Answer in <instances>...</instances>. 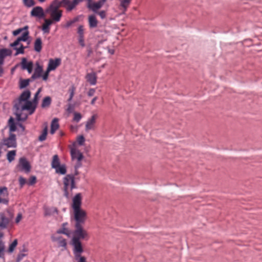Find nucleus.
Wrapping results in <instances>:
<instances>
[{"label": "nucleus", "mask_w": 262, "mask_h": 262, "mask_svg": "<svg viewBox=\"0 0 262 262\" xmlns=\"http://www.w3.org/2000/svg\"><path fill=\"white\" fill-rule=\"evenodd\" d=\"M19 182L20 185V187H23L26 183V180L25 178L22 177H20L19 178Z\"/></svg>", "instance_id": "50"}, {"label": "nucleus", "mask_w": 262, "mask_h": 262, "mask_svg": "<svg viewBox=\"0 0 262 262\" xmlns=\"http://www.w3.org/2000/svg\"><path fill=\"white\" fill-rule=\"evenodd\" d=\"M58 128V119L57 118H54L51 122L50 133L52 135L54 134Z\"/></svg>", "instance_id": "22"}, {"label": "nucleus", "mask_w": 262, "mask_h": 262, "mask_svg": "<svg viewBox=\"0 0 262 262\" xmlns=\"http://www.w3.org/2000/svg\"><path fill=\"white\" fill-rule=\"evenodd\" d=\"M84 141H85V139L83 136H80L77 139L78 143L80 145H82L83 144Z\"/></svg>", "instance_id": "48"}, {"label": "nucleus", "mask_w": 262, "mask_h": 262, "mask_svg": "<svg viewBox=\"0 0 262 262\" xmlns=\"http://www.w3.org/2000/svg\"><path fill=\"white\" fill-rule=\"evenodd\" d=\"M9 202V199L7 198H2L0 196V203L7 205Z\"/></svg>", "instance_id": "49"}, {"label": "nucleus", "mask_w": 262, "mask_h": 262, "mask_svg": "<svg viewBox=\"0 0 262 262\" xmlns=\"http://www.w3.org/2000/svg\"><path fill=\"white\" fill-rule=\"evenodd\" d=\"M55 212H57V209L56 208L52 207L46 208L45 210V215L50 216Z\"/></svg>", "instance_id": "32"}, {"label": "nucleus", "mask_w": 262, "mask_h": 262, "mask_svg": "<svg viewBox=\"0 0 262 262\" xmlns=\"http://www.w3.org/2000/svg\"><path fill=\"white\" fill-rule=\"evenodd\" d=\"M74 254H75V258L77 260H78L79 259L80 257H81L82 256H81V253L82 252H74Z\"/></svg>", "instance_id": "60"}, {"label": "nucleus", "mask_w": 262, "mask_h": 262, "mask_svg": "<svg viewBox=\"0 0 262 262\" xmlns=\"http://www.w3.org/2000/svg\"><path fill=\"white\" fill-rule=\"evenodd\" d=\"M51 165L52 167L55 169L57 168V167H59V165H60L59 158L57 155L53 156Z\"/></svg>", "instance_id": "29"}, {"label": "nucleus", "mask_w": 262, "mask_h": 262, "mask_svg": "<svg viewBox=\"0 0 262 262\" xmlns=\"http://www.w3.org/2000/svg\"><path fill=\"white\" fill-rule=\"evenodd\" d=\"M36 67L35 69L34 73L31 76V79L34 80L41 76L43 69L42 66H40L38 62L36 63Z\"/></svg>", "instance_id": "16"}, {"label": "nucleus", "mask_w": 262, "mask_h": 262, "mask_svg": "<svg viewBox=\"0 0 262 262\" xmlns=\"http://www.w3.org/2000/svg\"><path fill=\"white\" fill-rule=\"evenodd\" d=\"M21 64L22 69L23 70H26L29 69L31 66H33V62L31 61L28 62L27 59L25 58H23L22 59Z\"/></svg>", "instance_id": "27"}, {"label": "nucleus", "mask_w": 262, "mask_h": 262, "mask_svg": "<svg viewBox=\"0 0 262 262\" xmlns=\"http://www.w3.org/2000/svg\"><path fill=\"white\" fill-rule=\"evenodd\" d=\"M12 51L10 49H2L0 50V63H4L5 58L11 55Z\"/></svg>", "instance_id": "17"}, {"label": "nucleus", "mask_w": 262, "mask_h": 262, "mask_svg": "<svg viewBox=\"0 0 262 262\" xmlns=\"http://www.w3.org/2000/svg\"><path fill=\"white\" fill-rule=\"evenodd\" d=\"M15 155H16V151L15 150H11V151H9L7 153V159L9 162H11L13 160H14Z\"/></svg>", "instance_id": "37"}, {"label": "nucleus", "mask_w": 262, "mask_h": 262, "mask_svg": "<svg viewBox=\"0 0 262 262\" xmlns=\"http://www.w3.org/2000/svg\"><path fill=\"white\" fill-rule=\"evenodd\" d=\"M63 185L64 195L69 198L70 195V191L76 187L74 176L68 174L63 179Z\"/></svg>", "instance_id": "3"}, {"label": "nucleus", "mask_w": 262, "mask_h": 262, "mask_svg": "<svg viewBox=\"0 0 262 262\" xmlns=\"http://www.w3.org/2000/svg\"><path fill=\"white\" fill-rule=\"evenodd\" d=\"M75 90V88L74 86H71L69 89V92H70V97L68 100V101L69 102H70L72 100L73 97L74 95Z\"/></svg>", "instance_id": "40"}, {"label": "nucleus", "mask_w": 262, "mask_h": 262, "mask_svg": "<svg viewBox=\"0 0 262 262\" xmlns=\"http://www.w3.org/2000/svg\"><path fill=\"white\" fill-rule=\"evenodd\" d=\"M131 2V0H122L121 2V6L125 10Z\"/></svg>", "instance_id": "44"}, {"label": "nucleus", "mask_w": 262, "mask_h": 262, "mask_svg": "<svg viewBox=\"0 0 262 262\" xmlns=\"http://www.w3.org/2000/svg\"><path fill=\"white\" fill-rule=\"evenodd\" d=\"M78 262H86V259L84 257H80Z\"/></svg>", "instance_id": "64"}, {"label": "nucleus", "mask_w": 262, "mask_h": 262, "mask_svg": "<svg viewBox=\"0 0 262 262\" xmlns=\"http://www.w3.org/2000/svg\"><path fill=\"white\" fill-rule=\"evenodd\" d=\"M98 14L100 16L102 19H103L106 16V12L105 11H101L97 12Z\"/></svg>", "instance_id": "54"}, {"label": "nucleus", "mask_w": 262, "mask_h": 262, "mask_svg": "<svg viewBox=\"0 0 262 262\" xmlns=\"http://www.w3.org/2000/svg\"><path fill=\"white\" fill-rule=\"evenodd\" d=\"M79 19V16H77V17L74 18L73 19L68 21L67 22V23L66 24V25L64 26V27L66 28H69L71 27L73 25V24L78 21Z\"/></svg>", "instance_id": "34"}, {"label": "nucleus", "mask_w": 262, "mask_h": 262, "mask_svg": "<svg viewBox=\"0 0 262 262\" xmlns=\"http://www.w3.org/2000/svg\"><path fill=\"white\" fill-rule=\"evenodd\" d=\"M9 223V220L6 217L4 214L0 213V228L2 229L6 228Z\"/></svg>", "instance_id": "19"}, {"label": "nucleus", "mask_w": 262, "mask_h": 262, "mask_svg": "<svg viewBox=\"0 0 262 262\" xmlns=\"http://www.w3.org/2000/svg\"><path fill=\"white\" fill-rule=\"evenodd\" d=\"M74 108V105L70 103L68 105L67 111L69 113H71L73 111Z\"/></svg>", "instance_id": "52"}, {"label": "nucleus", "mask_w": 262, "mask_h": 262, "mask_svg": "<svg viewBox=\"0 0 262 262\" xmlns=\"http://www.w3.org/2000/svg\"><path fill=\"white\" fill-rule=\"evenodd\" d=\"M29 31H25L22 35L19 37H18L17 38L18 39V40H19L20 41H26L27 40L28 37H29Z\"/></svg>", "instance_id": "38"}, {"label": "nucleus", "mask_w": 262, "mask_h": 262, "mask_svg": "<svg viewBox=\"0 0 262 262\" xmlns=\"http://www.w3.org/2000/svg\"><path fill=\"white\" fill-rule=\"evenodd\" d=\"M66 231H68V229L63 227L62 229L58 230L57 231V234H60V233L64 234V233H66Z\"/></svg>", "instance_id": "57"}, {"label": "nucleus", "mask_w": 262, "mask_h": 262, "mask_svg": "<svg viewBox=\"0 0 262 262\" xmlns=\"http://www.w3.org/2000/svg\"><path fill=\"white\" fill-rule=\"evenodd\" d=\"M4 63H0V77H2L4 73V69L3 68V65Z\"/></svg>", "instance_id": "63"}, {"label": "nucleus", "mask_w": 262, "mask_h": 262, "mask_svg": "<svg viewBox=\"0 0 262 262\" xmlns=\"http://www.w3.org/2000/svg\"><path fill=\"white\" fill-rule=\"evenodd\" d=\"M50 71H48V69H47V70L46 71V72L45 73V74L42 75V79L43 80L46 81L48 79V76H49V74Z\"/></svg>", "instance_id": "53"}, {"label": "nucleus", "mask_w": 262, "mask_h": 262, "mask_svg": "<svg viewBox=\"0 0 262 262\" xmlns=\"http://www.w3.org/2000/svg\"><path fill=\"white\" fill-rule=\"evenodd\" d=\"M86 79L92 85H95L96 83V75L94 73L88 74Z\"/></svg>", "instance_id": "23"}, {"label": "nucleus", "mask_w": 262, "mask_h": 262, "mask_svg": "<svg viewBox=\"0 0 262 262\" xmlns=\"http://www.w3.org/2000/svg\"><path fill=\"white\" fill-rule=\"evenodd\" d=\"M75 228L73 238H76L78 241L86 238L88 233L83 228V225L75 226Z\"/></svg>", "instance_id": "5"}, {"label": "nucleus", "mask_w": 262, "mask_h": 262, "mask_svg": "<svg viewBox=\"0 0 262 262\" xmlns=\"http://www.w3.org/2000/svg\"><path fill=\"white\" fill-rule=\"evenodd\" d=\"M51 103V99L49 96L43 98L42 103V107H46L49 106Z\"/></svg>", "instance_id": "31"}, {"label": "nucleus", "mask_w": 262, "mask_h": 262, "mask_svg": "<svg viewBox=\"0 0 262 262\" xmlns=\"http://www.w3.org/2000/svg\"><path fill=\"white\" fill-rule=\"evenodd\" d=\"M82 166L81 161H77L76 165H75V169H78Z\"/></svg>", "instance_id": "61"}, {"label": "nucleus", "mask_w": 262, "mask_h": 262, "mask_svg": "<svg viewBox=\"0 0 262 262\" xmlns=\"http://www.w3.org/2000/svg\"><path fill=\"white\" fill-rule=\"evenodd\" d=\"M17 167L20 168V170L28 173L31 170V166L29 162L24 157L20 158L19 160Z\"/></svg>", "instance_id": "7"}, {"label": "nucleus", "mask_w": 262, "mask_h": 262, "mask_svg": "<svg viewBox=\"0 0 262 262\" xmlns=\"http://www.w3.org/2000/svg\"><path fill=\"white\" fill-rule=\"evenodd\" d=\"M31 96V92L29 90L24 91L18 99L14 101V108L15 111H24L25 110L32 111V103L29 100Z\"/></svg>", "instance_id": "1"}, {"label": "nucleus", "mask_w": 262, "mask_h": 262, "mask_svg": "<svg viewBox=\"0 0 262 262\" xmlns=\"http://www.w3.org/2000/svg\"><path fill=\"white\" fill-rule=\"evenodd\" d=\"M48 133V126L46 124L41 135L39 137L38 140L40 141H43L46 140Z\"/></svg>", "instance_id": "33"}, {"label": "nucleus", "mask_w": 262, "mask_h": 262, "mask_svg": "<svg viewBox=\"0 0 262 262\" xmlns=\"http://www.w3.org/2000/svg\"><path fill=\"white\" fill-rule=\"evenodd\" d=\"M30 15L32 17H35L40 19L45 17V13L42 7L40 6H36L32 9L30 12Z\"/></svg>", "instance_id": "8"}, {"label": "nucleus", "mask_w": 262, "mask_h": 262, "mask_svg": "<svg viewBox=\"0 0 262 262\" xmlns=\"http://www.w3.org/2000/svg\"><path fill=\"white\" fill-rule=\"evenodd\" d=\"M17 245V240L16 239H14V241L10 244L8 249V252L12 253L14 250Z\"/></svg>", "instance_id": "39"}, {"label": "nucleus", "mask_w": 262, "mask_h": 262, "mask_svg": "<svg viewBox=\"0 0 262 262\" xmlns=\"http://www.w3.org/2000/svg\"><path fill=\"white\" fill-rule=\"evenodd\" d=\"M41 91V88L38 89V90H37V91L36 92V93L35 94L33 99L32 100V101H31V103H32V110L31 112H30V114H33L35 110L37 104L38 103V95L40 94Z\"/></svg>", "instance_id": "18"}, {"label": "nucleus", "mask_w": 262, "mask_h": 262, "mask_svg": "<svg viewBox=\"0 0 262 262\" xmlns=\"http://www.w3.org/2000/svg\"><path fill=\"white\" fill-rule=\"evenodd\" d=\"M77 33L78 34L79 36H83L84 33V29L83 26H79L78 28Z\"/></svg>", "instance_id": "46"}, {"label": "nucleus", "mask_w": 262, "mask_h": 262, "mask_svg": "<svg viewBox=\"0 0 262 262\" xmlns=\"http://www.w3.org/2000/svg\"><path fill=\"white\" fill-rule=\"evenodd\" d=\"M89 23L90 28H95L97 26L98 21L94 15L89 16Z\"/></svg>", "instance_id": "26"}, {"label": "nucleus", "mask_w": 262, "mask_h": 262, "mask_svg": "<svg viewBox=\"0 0 262 262\" xmlns=\"http://www.w3.org/2000/svg\"><path fill=\"white\" fill-rule=\"evenodd\" d=\"M56 172L58 173L61 174H64L66 173L67 170L64 165H59V167L55 168Z\"/></svg>", "instance_id": "36"}, {"label": "nucleus", "mask_w": 262, "mask_h": 262, "mask_svg": "<svg viewBox=\"0 0 262 262\" xmlns=\"http://www.w3.org/2000/svg\"><path fill=\"white\" fill-rule=\"evenodd\" d=\"M8 189L6 187H0V196L2 198H7L8 196Z\"/></svg>", "instance_id": "35"}, {"label": "nucleus", "mask_w": 262, "mask_h": 262, "mask_svg": "<svg viewBox=\"0 0 262 262\" xmlns=\"http://www.w3.org/2000/svg\"><path fill=\"white\" fill-rule=\"evenodd\" d=\"M33 80L31 78L30 79H21L20 80L19 88L20 89H24L27 87L31 81Z\"/></svg>", "instance_id": "30"}, {"label": "nucleus", "mask_w": 262, "mask_h": 262, "mask_svg": "<svg viewBox=\"0 0 262 262\" xmlns=\"http://www.w3.org/2000/svg\"><path fill=\"white\" fill-rule=\"evenodd\" d=\"M5 245L3 241H0V258H4Z\"/></svg>", "instance_id": "43"}, {"label": "nucleus", "mask_w": 262, "mask_h": 262, "mask_svg": "<svg viewBox=\"0 0 262 262\" xmlns=\"http://www.w3.org/2000/svg\"><path fill=\"white\" fill-rule=\"evenodd\" d=\"M23 111H15V114L18 121H24L28 118V115L24 113Z\"/></svg>", "instance_id": "21"}, {"label": "nucleus", "mask_w": 262, "mask_h": 262, "mask_svg": "<svg viewBox=\"0 0 262 262\" xmlns=\"http://www.w3.org/2000/svg\"><path fill=\"white\" fill-rule=\"evenodd\" d=\"M84 0H73L72 2L70 1L69 4H64L63 7L66 8L67 11H71L80 3L83 2ZM88 3H91L92 0H87Z\"/></svg>", "instance_id": "12"}, {"label": "nucleus", "mask_w": 262, "mask_h": 262, "mask_svg": "<svg viewBox=\"0 0 262 262\" xmlns=\"http://www.w3.org/2000/svg\"><path fill=\"white\" fill-rule=\"evenodd\" d=\"M79 42L82 47L84 46L83 36H79Z\"/></svg>", "instance_id": "58"}, {"label": "nucleus", "mask_w": 262, "mask_h": 262, "mask_svg": "<svg viewBox=\"0 0 262 262\" xmlns=\"http://www.w3.org/2000/svg\"><path fill=\"white\" fill-rule=\"evenodd\" d=\"M25 48V47H24L23 45H21L20 48H19L15 47L14 49L15 50H16V52L15 53L14 55L17 56L19 54H24Z\"/></svg>", "instance_id": "41"}, {"label": "nucleus", "mask_w": 262, "mask_h": 262, "mask_svg": "<svg viewBox=\"0 0 262 262\" xmlns=\"http://www.w3.org/2000/svg\"><path fill=\"white\" fill-rule=\"evenodd\" d=\"M71 154L72 159H76L77 161H81L83 158L82 154L75 149L73 148L71 149Z\"/></svg>", "instance_id": "20"}, {"label": "nucleus", "mask_w": 262, "mask_h": 262, "mask_svg": "<svg viewBox=\"0 0 262 262\" xmlns=\"http://www.w3.org/2000/svg\"><path fill=\"white\" fill-rule=\"evenodd\" d=\"M72 243L74 247V252H83V250L80 241H78L76 238H72Z\"/></svg>", "instance_id": "13"}, {"label": "nucleus", "mask_w": 262, "mask_h": 262, "mask_svg": "<svg viewBox=\"0 0 262 262\" xmlns=\"http://www.w3.org/2000/svg\"><path fill=\"white\" fill-rule=\"evenodd\" d=\"M61 6L63 7V3L60 0H54L50 7L47 9L46 12L50 13L52 21L58 22L60 20L62 16V11L58 9Z\"/></svg>", "instance_id": "2"}, {"label": "nucleus", "mask_w": 262, "mask_h": 262, "mask_svg": "<svg viewBox=\"0 0 262 262\" xmlns=\"http://www.w3.org/2000/svg\"><path fill=\"white\" fill-rule=\"evenodd\" d=\"M81 117L82 116L80 113H75L73 120L76 122H78L81 119Z\"/></svg>", "instance_id": "45"}, {"label": "nucleus", "mask_w": 262, "mask_h": 262, "mask_svg": "<svg viewBox=\"0 0 262 262\" xmlns=\"http://www.w3.org/2000/svg\"><path fill=\"white\" fill-rule=\"evenodd\" d=\"M9 126L10 133L15 132L16 130V126L13 118L11 117L9 120Z\"/></svg>", "instance_id": "28"}, {"label": "nucleus", "mask_w": 262, "mask_h": 262, "mask_svg": "<svg viewBox=\"0 0 262 262\" xmlns=\"http://www.w3.org/2000/svg\"><path fill=\"white\" fill-rule=\"evenodd\" d=\"M19 42L20 41L18 40V38H17V39L13 43L11 44V46L15 48V47L19 45Z\"/></svg>", "instance_id": "59"}, {"label": "nucleus", "mask_w": 262, "mask_h": 262, "mask_svg": "<svg viewBox=\"0 0 262 262\" xmlns=\"http://www.w3.org/2000/svg\"><path fill=\"white\" fill-rule=\"evenodd\" d=\"M97 118V115H93L90 119L88 120L85 124V130L86 132L94 129Z\"/></svg>", "instance_id": "10"}, {"label": "nucleus", "mask_w": 262, "mask_h": 262, "mask_svg": "<svg viewBox=\"0 0 262 262\" xmlns=\"http://www.w3.org/2000/svg\"><path fill=\"white\" fill-rule=\"evenodd\" d=\"M81 195L77 193L73 199L72 208L74 210L81 209Z\"/></svg>", "instance_id": "9"}, {"label": "nucleus", "mask_w": 262, "mask_h": 262, "mask_svg": "<svg viewBox=\"0 0 262 262\" xmlns=\"http://www.w3.org/2000/svg\"><path fill=\"white\" fill-rule=\"evenodd\" d=\"M42 49V41L40 38H37L34 42V50L40 52Z\"/></svg>", "instance_id": "25"}, {"label": "nucleus", "mask_w": 262, "mask_h": 262, "mask_svg": "<svg viewBox=\"0 0 262 262\" xmlns=\"http://www.w3.org/2000/svg\"><path fill=\"white\" fill-rule=\"evenodd\" d=\"M52 239L54 242H57L58 246L66 248L67 246L66 240L58 235H54L52 236Z\"/></svg>", "instance_id": "14"}, {"label": "nucleus", "mask_w": 262, "mask_h": 262, "mask_svg": "<svg viewBox=\"0 0 262 262\" xmlns=\"http://www.w3.org/2000/svg\"><path fill=\"white\" fill-rule=\"evenodd\" d=\"M36 178L35 176H31L30 178L29 181V184L30 185H33L36 183Z\"/></svg>", "instance_id": "47"}, {"label": "nucleus", "mask_w": 262, "mask_h": 262, "mask_svg": "<svg viewBox=\"0 0 262 262\" xmlns=\"http://www.w3.org/2000/svg\"><path fill=\"white\" fill-rule=\"evenodd\" d=\"M23 31V29L21 28H19L18 29H17L13 32V34L14 36H16L18 35L19 33H20L21 32Z\"/></svg>", "instance_id": "55"}, {"label": "nucleus", "mask_w": 262, "mask_h": 262, "mask_svg": "<svg viewBox=\"0 0 262 262\" xmlns=\"http://www.w3.org/2000/svg\"><path fill=\"white\" fill-rule=\"evenodd\" d=\"M3 144L8 148L15 147L16 146V139L15 134L10 133L9 137L3 139Z\"/></svg>", "instance_id": "6"}, {"label": "nucleus", "mask_w": 262, "mask_h": 262, "mask_svg": "<svg viewBox=\"0 0 262 262\" xmlns=\"http://www.w3.org/2000/svg\"><path fill=\"white\" fill-rule=\"evenodd\" d=\"M53 21L52 20L45 19V23L42 25V30L45 33H49V26L52 24Z\"/></svg>", "instance_id": "24"}, {"label": "nucleus", "mask_w": 262, "mask_h": 262, "mask_svg": "<svg viewBox=\"0 0 262 262\" xmlns=\"http://www.w3.org/2000/svg\"><path fill=\"white\" fill-rule=\"evenodd\" d=\"M105 1L106 0H100L97 3H94L93 4H91L92 2H89L88 7L89 8L92 9V10L94 12H96L97 10L100 9L102 6V5L105 2Z\"/></svg>", "instance_id": "15"}, {"label": "nucleus", "mask_w": 262, "mask_h": 262, "mask_svg": "<svg viewBox=\"0 0 262 262\" xmlns=\"http://www.w3.org/2000/svg\"><path fill=\"white\" fill-rule=\"evenodd\" d=\"M23 1L24 5L28 7H31L35 4L34 0H24Z\"/></svg>", "instance_id": "42"}, {"label": "nucleus", "mask_w": 262, "mask_h": 262, "mask_svg": "<svg viewBox=\"0 0 262 262\" xmlns=\"http://www.w3.org/2000/svg\"><path fill=\"white\" fill-rule=\"evenodd\" d=\"M21 218H22L21 214L18 213L16 218V220H15L16 223H18L21 220Z\"/></svg>", "instance_id": "62"}, {"label": "nucleus", "mask_w": 262, "mask_h": 262, "mask_svg": "<svg viewBox=\"0 0 262 262\" xmlns=\"http://www.w3.org/2000/svg\"><path fill=\"white\" fill-rule=\"evenodd\" d=\"M26 255L24 253H19L17 256L16 262H19Z\"/></svg>", "instance_id": "51"}, {"label": "nucleus", "mask_w": 262, "mask_h": 262, "mask_svg": "<svg viewBox=\"0 0 262 262\" xmlns=\"http://www.w3.org/2000/svg\"><path fill=\"white\" fill-rule=\"evenodd\" d=\"M61 63V59L60 58H56L55 59H50L48 63L47 69L48 71H53L56 69Z\"/></svg>", "instance_id": "11"}, {"label": "nucleus", "mask_w": 262, "mask_h": 262, "mask_svg": "<svg viewBox=\"0 0 262 262\" xmlns=\"http://www.w3.org/2000/svg\"><path fill=\"white\" fill-rule=\"evenodd\" d=\"M95 92V89H91L89 91V92L88 93V95L89 96L91 97V96H93L94 95Z\"/></svg>", "instance_id": "56"}, {"label": "nucleus", "mask_w": 262, "mask_h": 262, "mask_svg": "<svg viewBox=\"0 0 262 262\" xmlns=\"http://www.w3.org/2000/svg\"><path fill=\"white\" fill-rule=\"evenodd\" d=\"M75 221L74 226L83 225L86 219V213L83 209H79L73 211Z\"/></svg>", "instance_id": "4"}]
</instances>
